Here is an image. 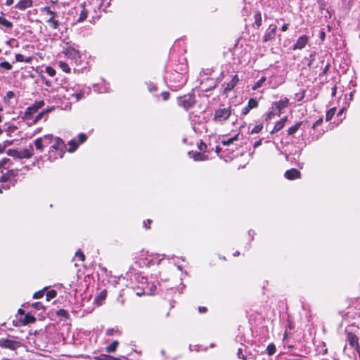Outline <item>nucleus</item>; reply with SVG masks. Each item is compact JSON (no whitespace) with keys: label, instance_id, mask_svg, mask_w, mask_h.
Listing matches in <instances>:
<instances>
[{"label":"nucleus","instance_id":"f704fd0d","mask_svg":"<svg viewBox=\"0 0 360 360\" xmlns=\"http://www.w3.org/2000/svg\"><path fill=\"white\" fill-rule=\"evenodd\" d=\"M266 81V77H261L255 84L254 86H252V89L253 90H256L258 88H259L262 84L263 83Z\"/></svg>","mask_w":360,"mask_h":360},{"label":"nucleus","instance_id":"72a5a7b5","mask_svg":"<svg viewBox=\"0 0 360 360\" xmlns=\"http://www.w3.org/2000/svg\"><path fill=\"white\" fill-rule=\"evenodd\" d=\"M83 8L80 13L79 17L77 20L78 22L84 21L87 17V11H86L84 6H82Z\"/></svg>","mask_w":360,"mask_h":360},{"label":"nucleus","instance_id":"a211bd4d","mask_svg":"<svg viewBox=\"0 0 360 360\" xmlns=\"http://www.w3.org/2000/svg\"><path fill=\"white\" fill-rule=\"evenodd\" d=\"M57 15H50V17L49 18V19L46 20V22L50 25V26L53 28V29H57L59 25H60V22L58 20H56L55 19V17Z\"/></svg>","mask_w":360,"mask_h":360},{"label":"nucleus","instance_id":"473e14b6","mask_svg":"<svg viewBox=\"0 0 360 360\" xmlns=\"http://www.w3.org/2000/svg\"><path fill=\"white\" fill-rule=\"evenodd\" d=\"M238 136H239V134H238L232 138H229L227 140L222 141V144L224 146H229V145L233 143L234 141L238 139Z\"/></svg>","mask_w":360,"mask_h":360},{"label":"nucleus","instance_id":"bf43d9fd","mask_svg":"<svg viewBox=\"0 0 360 360\" xmlns=\"http://www.w3.org/2000/svg\"><path fill=\"white\" fill-rule=\"evenodd\" d=\"M250 110H251V109H250V108H249L248 105H246L245 107H244V108L242 109V114H243V115H247V114L250 112Z\"/></svg>","mask_w":360,"mask_h":360},{"label":"nucleus","instance_id":"4468645a","mask_svg":"<svg viewBox=\"0 0 360 360\" xmlns=\"http://www.w3.org/2000/svg\"><path fill=\"white\" fill-rule=\"evenodd\" d=\"M52 141L51 148L62 150L64 148V143L60 138L53 137Z\"/></svg>","mask_w":360,"mask_h":360},{"label":"nucleus","instance_id":"bb28decb","mask_svg":"<svg viewBox=\"0 0 360 360\" xmlns=\"http://www.w3.org/2000/svg\"><path fill=\"white\" fill-rule=\"evenodd\" d=\"M41 139H43V143L44 147L48 146L49 144H51L53 139V136L52 135H46L44 137H41Z\"/></svg>","mask_w":360,"mask_h":360},{"label":"nucleus","instance_id":"338daca9","mask_svg":"<svg viewBox=\"0 0 360 360\" xmlns=\"http://www.w3.org/2000/svg\"><path fill=\"white\" fill-rule=\"evenodd\" d=\"M54 109H55V107H53V106L49 107V108H46L45 110H44V112L45 113H47V112L53 111Z\"/></svg>","mask_w":360,"mask_h":360},{"label":"nucleus","instance_id":"09e8293b","mask_svg":"<svg viewBox=\"0 0 360 360\" xmlns=\"http://www.w3.org/2000/svg\"><path fill=\"white\" fill-rule=\"evenodd\" d=\"M44 293L42 290H39L38 292H36L34 295H33V297L35 298V299H39V298H41L44 296Z\"/></svg>","mask_w":360,"mask_h":360},{"label":"nucleus","instance_id":"c9c22d12","mask_svg":"<svg viewBox=\"0 0 360 360\" xmlns=\"http://www.w3.org/2000/svg\"><path fill=\"white\" fill-rule=\"evenodd\" d=\"M255 22L257 27L262 25V15L259 12H257L255 14Z\"/></svg>","mask_w":360,"mask_h":360},{"label":"nucleus","instance_id":"6e6d98bb","mask_svg":"<svg viewBox=\"0 0 360 360\" xmlns=\"http://www.w3.org/2000/svg\"><path fill=\"white\" fill-rule=\"evenodd\" d=\"M115 332H118V330H115L113 328H108L106 330V335H109V336L110 335H112Z\"/></svg>","mask_w":360,"mask_h":360},{"label":"nucleus","instance_id":"79ce46f5","mask_svg":"<svg viewBox=\"0 0 360 360\" xmlns=\"http://www.w3.org/2000/svg\"><path fill=\"white\" fill-rule=\"evenodd\" d=\"M46 72L51 77H53L56 75V70L51 66H48L46 68Z\"/></svg>","mask_w":360,"mask_h":360},{"label":"nucleus","instance_id":"f3484780","mask_svg":"<svg viewBox=\"0 0 360 360\" xmlns=\"http://www.w3.org/2000/svg\"><path fill=\"white\" fill-rule=\"evenodd\" d=\"M33 147L30 146L29 148H25L20 150L22 158H30L32 156Z\"/></svg>","mask_w":360,"mask_h":360},{"label":"nucleus","instance_id":"393cba45","mask_svg":"<svg viewBox=\"0 0 360 360\" xmlns=\"http://www.w3.org/2000/svg\"><path fill=\"white\" fill-rule=\"evenodd\" d=\"M35 321H36V319L34 316L27 314L25 315V316L23 319V324L26 325V324H29V323H32L35 322Z\"/></svg>","mask_w":360,"mask_h":360},{"label":"nucleus","instance_id":"9d476101","mask_svg":"<svg viewBox=\"0 0 360 360\" xmlns=\"http://www.w3.org/2000/svg\"><path fill=\"white\" fill-rule=\"evenodd\" d=\"M308 41V37L306 35H303L297 40L296 43L294 44L293 49H302L305 46Z\"/></svg>","mask_w":360,"mask_h":360},{"label":"nucleus","instance_id":"58836bf2","mask_svg":"<svg viewBox=\"0 0 360 360\" xmlns=\"http://www.w3.org/2000/svg\"><path fill=\"white\" fill-rule=\"evenodd\" d=\"M57 315L58 316L64 317L65 319L68 318L69 314L67 310L60 309L57 311Z\"/></svg>","mask_w":360,"mask_h":360},{"label":"nucleus","instance_id":"a19ab883","mask_svg":"<svg viewBox=\"0 0 360 360\" xmlns=\"http://www.w3.org/2000/svg\"><path fill=\"white\" fill-rule=\"evenodd\" d=\"M0 67L6 70H10L12 69V65L7 61L0 63Z\"/></svg>","mask_w":360,"mask_h":360},{"label":"nucleus","instance_id":"13d9d810","mask_svg":"<svg viewBox=\"0 0 360 360\" xmlns=\"http://www.w3.org/2000/svg\"><path fill=\"white\" fill-rule=\"evenodd\" d=\"M237 354H238V356L240 359H242L243 360H246V357L243 354L241 349H238Z\"/></svg>","mask_w":360,"mask_h":360},{"label":"nucleus","instance_id":"7ed1b4c3","mask_svg":"<svg viewBox=\"0 0 360 360\" xmlns=\"http://www.w3.org/2000/svg\"><path fill=\"white\" fill-rule=\"evenodd\" d=\"M195 103V97L192 95H186L179 98V104L185 109H188Z\"/></svg>","mask_w":360,"mask_h":360},{"label":"nucleus","instance_id":"0e129e2a","mask_svg":"<svg viewBox=\"0 0 360 360\" xmlns=\"http://www.w3.org/2000/svg\"><path fill=\"white\" fill-rule=\"evenodd\" d=\"M45 114V112L43 111V112H41L39 114H38L35 118V120L37 121L40 119H41L42 116Z\"/></svg>","mask_w":360,"mask_h":360},{"label":"nucleus","instance_id":"cd10ccee","mask_svg":"<svg viewBox=\"0 0 360 360\" xmlns=\"http://www.w3.org/2000/svg\"><path fill=\"white\" fill-rule=\"evenodd\" d=\"M69 145L70 148L68 149V151L72 153L76 150L79 144L77 143L75 139H72L69 141Z\"/></svg>","mask_w":360,"mask_h":360},{"label":"nucleus","instance_id":"0eeeda50","mask_svg":"<svg viewBox=\"0 0 360 360\" xmlns=\"http://www.w3.org/2000/svg\"><path fill=\"white\" fill-rule=\"evenodd\" d=\"M44 105V101H39L34 102V104H32L31 106H29L27 108L26 114L27 115H32L34 112H36L39 109L42 108Z\"/></svg>","mask_w":360,"mask_h":360},{"label":"nucleus","instance_id":"4d7b16f0","mask_svg":"<svg viewBox=\"0 0 360 360\" xmlns=\"http://www.w3.org/2000/svg\"><path fill=\"white\" fill-rule=\"evenodd\" d=\"M161 96L164 101H167L169 97V92L164 91L161 94Z\"/></svg>","mask_w":360,"mask_h":360},{"label":"nucleus","instance_id":"9b49d317","mask_svg":"<svg viewBox=\"0 0 360 360\" xmlns=\"http://www.w3.org/2000/svg\"><path fill=\"white\" fill-rule=\"evenodd\" d=\"M32 5V0H20L15 7L19 10H25Z\"/></svg>","mask_w":360,"mask_h":360},{"label":"nucleus","instance_id":"e2e57ef3","mask_svg":"<svg viewBox=\"0 0 360 360\" xmlns=\"http://www.w3.org/2000/svg\"><path fill=\"white\" fill-rule=\"evenodd\" d=\"M329 68H330V65H329V63H328V64L325 66V68H324V69L323 70V71H322V72H321V75H325V74H326V72H328V70Z\"/></svg>","mask_w":360,"mask_h":360},{"label":"nucleus","instance_id":"aec40b11","mask_svg":"<svg viewBox=\"0 0 360 360\" xmlns=\"http://www.w3.org/2000/svg\"><path fill=\"white\" fill-rule=\"evenodd\" d=\"M118 345L119 342L117 340H114L110 345H108L105 348L106 352L108 353H112L115 352Z\"/></svg>","mask_w":360,"mask_h":360},{"label":"nucleus","instance_id":"7c9ffc66","mask_svg":"<svg viewBox=\"0 0 360 360\" xmlns=\"http://www.w3.org/2000/svg\"><path fill=\"white\" fill-rule=\"evenodd\" d=\"M59 67L65 72L68 73L70 72V68L68 63L63 61H60L58 63Z\"/></svg>","mask_w":360,"mask_h":360},{"label":"nucleus","instance_id":"49530a36","mask_svg":"<svg viewBox=\"0 0 360 360\" xmlns=\"http://www.w3.org/2000/svg\"><path fill=\"white\" fill-rule=\"evenodd\" d=\"M42 11L46 12V13L48 15H57V13L56 12H53L52 11L51 9H50V7L49 6H45L42 8Z\"/></svg>","mask_w":360,"mask_h":360},{"label":"nucleus","instance_id":"864d4df0","mask_svg":"<svg viewBox=\"0 0 360 360\" xmlns=\"http://www.w3.org/2000/svg\"><path fill=\"white\" fill-rule=\"evenodd\" d=\"M315 54L316 53L315 52H313L310 54V58H311L309 61V63H308V67L311 68H313V60H314V58L315 56Z\"/></svg>","mask_w":360,"mask_h":360},{"label":"nucleus","instance_id":"774afa93","mask_svg":"<svg viewBox=\"0 0 360 360\" xmlns=\"http://www.w3.org/2000/svg\"><path fill=\"white\" fill-rule=\"evenodd\" d=\"M288 24H287V23H286V24H284V25L282 26V27H281V30H282L283 32H285V31L288 30Z\"/></svg>","mask_w":360,"mask_h":360},{"label":"nucleus","instance_id":"20e7f679","mask_svg":"<svg viewBox=\"0 0 360 360\" xmlns=\"http://www.w3.org/2000/svg\"><path fill=\"white\" fill-rule=\"evenodd\" d=\"M9 161V159H4L0 161V172L1 175L0 176V181H6L10 179L9 174L8 173V169L5 167V165Z\"/></svg>","mask_w":360,"mask_h":360},{"label":"nucleus","instance_id":"2eb2a0df","mask_svg":"<svg viewBox=\"0 0 360 360\" xmlns=\"http://www.w3.org/2000/svg\"><path fill=\"white\" fill-rule=\"evenodd\" d=\"M347 340L351 346L359 347L358 338L354 333L349 332L347 333Z\"/></svg>","mask_w":360,"mask_h":360},{"label":"nucleus","instance_id":"c85d7f7f","mask_svg":"<svg viewBox=\"0 0 360 360\" xmlns=\"http://www.w3.org/2000/svg\"><path fill=\"white\" fill-rule=\"evenodd\" d=\"M70 96H72V97L75 96L76 101H78L84 97V93L82 91H79L76 94H69V95L67 96V98L70 99Z\"/></svg>","mask_w":360,"mask_h":360},{"label":"nucleus","instance_id":"6ab92c4d","mask_svg":"<svg viewBox=\"0 0 360 360\" xmlns=\"http://www.w3.org/2000/svg\"><path fill=\"white\" fill-rule=\"evenodd\" d=\"M15 57L18 62H25L27 63H30L32 60V57L25 58L24 56L20 53L15 54Z\"/></svg>","mask_w":360,"mask_h":360},{"label":"nucleus","instance_id":"f257e3e1","mask_svg":"<svg viewBox=\"0 0 360 360\" xmlns=\"http://www.w3.org/2000/svg\"><path fill=\"white\" fill-rule=\"evenodd\" d=\"M231 115V107L219 108L215 111L214 120L217 122H224L230 117Z\"/></svg>","mask_w":360,"mask_h":360},{"label":"nucleus","instance_id":"3c124183","mask_svg":"<svg viewBox=\"0 0 360 360\" xmlns=\"http://www.w3.org/2000/svg\"><path fill=\"white\" fill-rule=\"evenodd\" d=\"M18 171H19L18 169L14 170V169H8V173L9 174L10 179L13 176H16Z\"/></svg>","mask_w":360,"mask_h":360},{"label":"nucleus","instance_id":"dca6fc26","mask_svg":"<svg viewBox=\"0 0 360 360\" xmlns=\"http://www.w3.org/2000/svg\"><path fill=\"white\" fill-rule=\"evenodd\" d=\"M287 117H284L283 118L281 119L279 121H278L275 125H274V127L273 129V130L271 131V133H275V132H277L278 131H280L281 129H283V127H284L286 121H287Z\"/></svg>","mask_w":360,"mask_h":360},{"label":"nucleus","instance_id":"a18cd8bd","mask_svg":"<svg viewBox=\"0 0 360 360\" xmlns=\"http://www.w3.org/2000/svg\"><path fill=\"white\" fill-rule=\"evenodd\" d=\"M32 307L35 309L39 310L44 309L42 304L39 302H37L32 304Z\"/></svg>","mask_w":360,"mask_h":360},{"label":"nucleus","instance_id":"1a4fd4ad","mask_svg":"<svg viewBox=\"0 0 360 360\" xmlns=\"http://www.w3.org/2000/svg\"><path fill=\"white\" fill-rule=\"evenodd\" d=\"M276 29H277L276 25H271L269 27L266 33L264 34V40L265 41H268L271 40L272 38H274L276 34Z\"/></svg>","mask_w":360,"mask_h":360},{"label":"nucleus","instance_id":"de8ad7c7","mask_svg":"<svg viewBox=\"0 0 360 360\" xmlns=\"http://www.w3.org/2000/svg\"><path fill=\"white\" fill-rule=\"evenodd\" d=\"M106 291L105 290H103L102 292H101V293L98 295V296L97 297V299L98 300H103L105 299L106 297Z\"/></svg>","mask_w":360,"mask_h":360},{"label":"nucleus","instance_id":"2f4dec72","mask_svg":"<svg viewBox=\"0 0 360 360\" xmlns=\"http://www.w3.org/2000/svg\"><path fill=\"white\" fill-rule=\"evenodd\" d=\"M8 154L10 156H12V157H14V158H19V159H22L20 150H9L8 152Z\"/></svg>","mask_w":360,"mask_h":360},{"label":"nucleus","instance_id":"a878e982","mask_svg":"<svg viewBox=\"0 0 360 360\" xmlns=\"http://www.w3.org/2000/svg\"><path fill=\"white\" fill-rule=\"evenodd\" d=\"M34 145L37 148V150H39V151H42L44 150V146L43 143V139L38 138L34 141Z\"/></svg>","mask_w":360,"mask_h":360},{"label":"nucleus","instance_id":"b1692460","mask_svg":"<svg viewBox=\"0 0 360 360\" xmlns=\"http://www.w3.org/2000/svg\"><path fill=\"white\" fill-rule=\"evenodd\" d=\"M0 25L6 28H12L13 27V23L3 16H0Z\"/></svg>","mask_w":360,"mask_h":360},{"label":"nucleus","instance_id":"412c9836","mask_svg":"<svg viewBox=\"0 0 360 360\" xmlns=\"http://www.w3.org/2000/svg\"><path fill=\"white\" fill-rule=\"evenodd\" d=\"M192 158L195 161H202L207 159V156H205L199 152H194Z\"/></svg>","mask_w":360,"mask_h":360},{"label":"nucleus","instance_id":"c756f323","mask_svg":"<svg viewBox=\"0 0 360 360\" xmlns=\"http://www.w3.org/2000/svg\"><path fill=\"white\" fill-rule=\"evenodd\" d=\"M276 346L274 344L271 343V344H269L267 347H266V351H267V354L269 355V356H272L273 354H275L276 352Z\"/></svg>","mask_w":360,"mask_h":360},{"label":"nucleus","instance_id":"603ef678","mask_svg":"<svg viewBox=\"0 0 360 360\" xmlns=\"http://www.w3.org/2000/svg\"><path fill=\"white\" fill-rule=\"evenodd\" d=\"M75 256L77 257L80 261L84 260V255L81 251H77L75 254Z\"/></svg>","mask_w":360,"mask_h":360},{"label":"nucleus","instance_id":"e433bc0d","mask_svg":"<svg viewBox=\"0 0 360 360\" xmlns=\"http://www.w3.org/2000/svg\"><path fill=\"white\" fill-rule=\"evenodd\" d=\"M257 105H258V102L256 99L250 98L249 100L248 103V106L249 108L252 109V108L257 107Z\"/></svg>","mask_w":360,"mask_h":360},{"label":"nucleus","instance_id":"4be33fe9","mask_svg":"<svg viewBox=\"0 0 360 360\" xmlns=\"http://www.w3.org/2000/svg\"><path fill=\"white\" fill-rule=\"evenodd\" d=\"M302 124L303 122H299L296 123L295 125L290 127L288 131V135L294 134L299 129V128L302 126Z\"/></svg>","mask_w":360,"mask_h":360},{"label":"nucleus","instance_id":"ea45409f","mask_svg":"<svg viewBox=\"0 0 360 360\" xmlns=\"http://www.w3.org/2000/svg\"><path fill=\"white\" fill-rule=\"evenodd\" d=\"M335 112V108H331L326 113V120L329 121L334 116Z\"/></svg>","mask_w":360,"mask_h":360},{"label":"nucleus","instance_id":"39448f33","mask_svg":"<svg viewBox=\"0 0 360 360\" xmlns=\"http://www.w3.org/2000/svg\"><path fill=\"white\" fill-rule=\"evenodd\" d=\"M9 161V159H4L0 161V172L1 175L0 176V181H6L10 179L9 174L8 173V169L5 167V165Z\"/></svg>","mask_w":360,"mask_h":360},{"label":"nucleus","instance_id":"423d86ee","mask_svg":"<svg viewBox=\"0 0 360 360\" xmlns=\"http://www.w3.org/2000/svg\"><path fill=\"white\" fill-rule=\"evenodd\" d=\"M65 53L68 58L74 60L75 63H77V60L80 58L79 51L72 47L66 49Z\"/></svg>","mask_w":360,"mask_h":360},{"label":"nucleus","instance_id":"ddd939ff","mask_svg":"<svg viewBox=\"0 0 360 360\" xmlns=\"http://www.w3.org/2000/svg\"><path fill=\"white\" fill-rule=\"evenodd\" d=\"M288 103V99L285 98L274 103L276 109L278 110V113H281L282 110L287 108Z\"/></svg>","mask_w":360,"mask_h":360},{"label":"nucleus","instance_id":"6e6552de","mask_svg":"<svg viewBox=\"0 0 360 360\" xmlns=\"http://www.w3.org/2000/svg\"><path fill=\"white\" fill-rule=\"evenodd\" d=\"M300 176H301V173L297 169H291L287 170L285 172V177L289 180L300 179Z\"/></svg>","mask_w":360,"mask_h":360},{"label":"nucleus","instance_id":"69168bd1","mask_svg":"<svg viewBox=\"0 0 360 360\" xmlns=\"http://www.w3.org/2000/svg\"><path fill=\"white\" fill-rule=\"evenodd\" d=\"M198 311H199L200 313H204V312H205L207 311V309L205 307H198Z\"/></svg>","mask_w":360,"mask_h":360},{"label":"nucleus","instance_id":"5fc2aeb1","mask_svg":"<svg viewBox=\"0 0 360 360\" xmlns=\"http://www.w3.org/2000/svg\"><path fill=\"white\" fill-rule=\"evenodd\" d=\"M198 148L200 151H205L207 148V145L201 141L198 145Z\"/></svg>","mask_w":360,"mask_h":360},{"label":"nucleus","instance_id":"c03bdc74","mask_svg":"<svg viewBox=\"0 0 360 360\" xmlns=\"http://www.w3.org/2000/svg\"><path fill=\"white\" fill-rule=\"evenodd\" d=\"M262 128L263 127L262 124L256 125L252 129L251 134H257L262 129Z\"/></svg>","mask_w":360,"mask_h":360},{"label":"nucleus","instance_id":"f03ea898","mask_svg":"<svg viewBox=\"0 0 360 360\" xmlns=\"http://www.w3.org/2000/svg\"><path fill=\"white\" fill-rule=\"evenodd\" d=\"M20 346V343L18 341L8 338L0 339V347L15 350Z\"/></svg>","mask_w":360,"mask_h":360},{"label":"nucleus","instance_id":"680f3d73","mask_svg":"<svg viewBox=\"0 0 360 360\" xmlns=\"http://www.w3.org/2000/svg\"><path fill=\"white\" fill-rule=\"evenodd\" d=\"M14 96H15L14 93L11 91H8L6 94V97L8 99L13 98L14 97Z\"/></svg>","mask_w":360,"mask_h":360},{"label":"nucleus","instance_id":"f8f14e48","mask_svg":"<svg viewBox=\"0 0 360 360\" xmlns=\"http://www.w3.org/2000/svg\"><path fill=\"white\" fill-rule=\"evenodd\" d=\"M238 81L239 78L238 75H234L231 82L227 83L226 87L224 88V92L228 93L229 91H231L238 84Z\"/></svg>","mask_w":360,"mask_h":360},{"label":"nucleus","instance_id":"4c0bfd02","mask_svg":"<svg viewBox=\"0 0 360 360\" xmlns=\"http://www.w3.org/2000/svg\"><path fill=\"white\" fill-rule=\"evenodd\" d=\"M57 293H56V291L54 290H49L47 292L46 296V300L49 301L54 297H56Z\"/></svg>","mask_w":360,"mask_h":360},{"label":"nucleus","instance_id":"37998d69","mask_svg":"<svg viewBox=\"0 0 360 360\" xmlns=\"http://www.w3.org/2000/svg\"><path fill=\"white\" fill-rule=\"evenodd\" d=\"M87 139V136L85 134H79L78 135V143L81 144L83 143Z\"/></svg>","mask_w":360,"mask_h":360},{"label":"nucleus","instance_id":"052dcab7","mask_svg":"<svg viewBox=\"0 0 360 360\" xmlns=\"http://www.w3.org/2000/svg\"><path fill=\"white\" fill-rule=\"evenodd\" d=\"M322 121H323V120H322V119H319V120H316V121L314 123V124H313V126H312V128H313V129H315L317 126L320 125V124L322 123Z\"/></svg>","mask_w":360,"mask_h":360},{"label":"nucleus","instance_id":"8fccbe9b","mask_svg":"<svg viewBox=\"0 0 360 360\" xmlns=\"http://www.w3.org/2000/svg\"><path fill=\"white\" fill-rule=\"evenodd\" d=\"M148 89L150 92H153L157 91V86L152 83L148 84Z\"/></svg>","mask_w":360,"mask_h":360},{"label":"nucleus","instance_id":"5701e85b","mask_svg":"<svg viewBox=\"0 0 360 360\" xmlns=\"http://www.w3.org/2000/svg\"><path fill=\"white\" fill-rule=\"evenodd\" d=\"M95 360H120L117 357H114L110 355L102 354L98 356H95Z\"/></svg>","mask_w":360,"mask_h":360}]
</instances>
